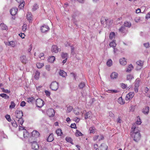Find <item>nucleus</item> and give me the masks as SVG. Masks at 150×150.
Returning a JSON list of instances; mask_svg holds the SVG:
<instances>
[{
  "instance_id": "f257e3e1",
  "label": "nucleus",
  "mask_w": 150,
  "mask_h": 150,
  "mask_svg": "<svg viewBox=\"0 0 150 150\" xmlns=\"http://www.w3.org/2000/svg\"><path fill=\"white\" fill-rule=\"evenodd\" d=\"M141 83V81L139 78H137L134 82V91L136 93H137L138 91V88Z\"/></svg>"
},
{
  "instance_id": "37998d69",
  "label": "nucleus",
  "mask_w": 150,
  "mask_h": 150,
  "mask_svg": "<svg viewBox=\"0 0 150 150\" xmlns=\"http://www.w3.org/2000/svg\"><path fill=\"white\" fill-rule=\"evenodd\" d=\"M118 102L121 105L124 104L125 103V101L123 100L122 97H120L118 100Z\"/></svg>"
},
{
  "instance_id": "6e6d98bb",
  "label": "nucleus",
  "mask_w": 150,
  "mask_h": 150,
  "mask_svg": "<svg viewBox=\"0 0 150 150\" xmlns=\"http://www.w3.org/2000/svg\"><path fill=\"white\" fill-rule=\"evenodd\" d=\"M11 124L12 126L15 127H17L18 126V125L17 124L15 120H14L11 122Z\"/></svg>"
},
{
  "instance_id": "72a5a7b5",
  "label": "nucleus",
  "mask_w": 150,
  "mask_h": 150,
  "mask_svg": "<svg viewBox=\"0 0 150 150\" xmlns=\"http://www.w3.org/2000/svg\"><path fill=\"white\" fill-rule=\"evenodd\" d=\"M56 133L58 136H61L62 134V132L60 129H57L56 131Z\"/></svg>"
},
{
  "instance_id": "4468645a",
  "label": "nucleus",
  "mask_w": 150,
  "mask_h": 150,
  "mask_svg": "<svg viewBox=\"0 0 150 150\" xmlns=\"http://www.w3.org/2000/svg\"><path fill=\"white\" fill-rule=\"evenodd\" d=\"M80 12L79 11H76L74 13V14L72 16V18H73L72 19L71 21L76 25V23L74 18L76 16H78Z\"/></svg>"
},
{
  "instance_id": "f3484780",
  "label": "nucleus",
  "mask_w": 150,
  "mask_h": 150,
  "mask_svg": "<svg viewBox=\"0 0 150 150\" xmlns=\"http://www.w3.org/2000/svg\"><path fill=\"white\" fill-rule=\"evenodd\" d=\"M18 11L17 8L13 7L10 10V13L12 16L15 15L17 13Z\"/></svg>"
},
{
  "instance_id": "c03bdc74",
  "label": "nucleus",
  "mask_w": 150,
  "mask_h": 150,
  "mask_svg": "<svg viewBox=\"0 0 150 150\" xmlns=\"http://www.w3.org/2000/svg\"><path fill=\"white\" fill-rule=\"evenodd\" d=\"M68 54L67 53H62L61 54V57L63 59L67 58Z\"/></svg>"
},
{
  "instance_id": "5fc2aeb1",
  "label": "nucleus",
  "mask_w": 150,
  "mask_h": 150,
  "mask_svg": "<svg viewBox=\"0 0 150 150\" xmlns=\"http://www.w3.org/2000/svg\"><path fill=\"white\" fill-rule=\"evenodd\" d=\"M89 130L90 133H94L95 132V128L93 127H91L90 128Z\"/></svg>"
},
{
  "instance_id": "13d9d810",
  "label": "nucleus",
  "mask_w": 150,
  "mask_h": 150,
  "mask_svg": "<svg viewBox=\"0 0 150 150\" xmlns=\"http://www.w3.org/2000/svg\"><path fill=\"white\" fill-rule=\"evenodd\" d=\"M73 109V108L71 106H69L67 108V112L68 113L70 112Z\"/></svg>"
},
{
  "instance_id": "412c9836",
  "label": "nucleus",
  "mask_w": 150,
  "mask_h": 150,
  "mask_svg": "<svg viewBox=\"0 0 150 150\" xmlns=\"http://www.w3.org/2000/svg\"><path fill=\"white\" fill-rule=\"evenodd\" d=\"M118 76V73L115 72H112L110 75V77L112 79H116L117 78Z\"/></svg>"
},
{
  "instance_id": "f8f14e48",
  "label": "nucleus",
  "mask_w": 150,
  "mask_h": 150,
  "mask_svg": "<svg viewBox=\"0 0 150 150\" xmlns=\"http://www.w3.org/2000/svg\"><path fill=\"white\" fill-rule=\"evenodd\" d=\"M50 29L49 27L47 25H44L41 27V30L43 33L48 31Z\"/></svg>"
},
{
  "instance_id": "a211bd4d",
  "label": "nucleus",
  "mask_w": 150,
  "mask_h": 150,
  "mask_svg": "<svg viewBox=\"0 0 150 150\" xmlns=\"http://www.w3.org/2000/svg\"><path fill=\"white\" fill-rule=\"evenodd\" d=\"M149 107L148 106L145 107L142 110V112L145 115H148L149 112Z\"/></svg>"
},
{
  "instance_id": "603ef678",
  "label": "nucleus",
  "mask_w": 150,
  "mask_h": 150,
  "mask_svg": "<svg viewBox=\"0 0 150 150\" xmlns=\"http://www.w3.org/2000/svg\"><path fill=\"white\" fill-rule=\"evenodd\" d=\"M18 123L21 125H22V124L24 122V120H23L22 118H18Z\"/></svg>"
},
{
  "instance_id": "7c9ffc66",
  "label": "nucleus",
  "mask_w": 150,
  "mask_h": 150,
  "mask_svg": "<svg viewBox=\"0 0 150 150\" xmlns=\"http://www.w3.org/2000/svg\"><path fill=\"white\" fill-rule=\"evenodd\" d=\"M40 73L38 71H36L35 73L34 78L36 79H38L39 78Z\"/></svg>"
},
{
  "instance_id": "423d86ee",
  "label": "nucleus",
  "mask_w": 150,
  "mask_h": 150,
  "mask_svg": "<svg viewBox=\"0 0 150 150\" xmlns=\"http://www.w3.org/2000/svg\"><path fill=\"white\" fill-rule=\"evenodd\" d=\"M134 92H131L127 94L125 99L127 101H128L131 99L134 96Z\"/></svg>"
},
{
  "instance_id": "8fccbe9b",
  "label": "nucleus",
  "mask_w": 150,
  "mask_h": 150,
  "mask_svg": "<svg viewBox=\"0 0 150 150\" xmlns=\"http://www.w3.org/2000/svg\"><path fill=\"white\" fill-rule=\"evenodd\" d=\"M15 103L13 101H11V105H10L9 108L10 109L14 108L15 106Z\"/></svg>"
},
{
  "instance_id": "a18cd8bd",
  "label": "nucleus",
  "mask_w": 150,
  "mask_h": 150,
  "mask_svg": "<svg viewBox=\"0 0 150 150\" xmlns=\"http://www.w3.org/2000/svg\"><path fill=\"white\" fill-rule=\"evenodd\" d=\"M116 45L115 41H113L111 42H110V46L111 47H112L113 48H114L115 47Z\"/></svg>"
},
{
  "instance_id": "4d7b16f0",
  "label": "nucleus",
  "mask_w": 150,
  "mask_h": 150,
  "mask_svg": "<svg viewBox=\"0 0 150 150\" xmlns=\"http://www.w3.org/2000/svg\"><path fill=\"white\" fill-rule=\"evenodd\" d=\"M83 134L80 131L78 130H76V136H82Z\"/></svg>"
},
{
  "instance_id": "9b49d317",
  "label": "nucleus",
  "mask_w": 150,
  "mask_h": 150,
  "mask_svg": "<svg viewBox=\"0 0 150 150\" xmlns=\"http://www.w3.org/2000/svg\"><path fill=\"white\" fill-rule=\"evenodd\" d=\"M47 114L50 117H53L55 114L54 111L52 109H48L47 111Z\"/></svg>"
},
{
  "instance_id": "338daca9",
  "label": "nucleus",
  "mask_w": 150,
  "mask_h": 150,
  "mask_svg": "<svg viewBox=\"0 0 150 150\" xmlns=\"http://www.w3.org/2000/svg\"><path fill=\"white\" fill-rule=\"evenodd\" d=\"M45 92L46 96H50V93L49 91L45 90Z\"/></svg>"
},
{
  "instance_id": "b1692460",
  "label": "nucleus",
  "mask_w": 150,
  "mask_h": 150,
  "mask_svg": "<svg viewBox=\"0 0 150 150\" xmlns=\"http://www.w3.org/2000/svg\"><path fill=\"white\" fill-rule=\"evenodd\" d=\"M133 66L130 64L129 65L128 68L127 69L126 71L127 72H130L133 69Z\"/></svg>"
},
{
  "instance_id": "9d476101",
  "label": "nucleus",
  "mask_w": 150,
  "mask_h": 150,
  "mask_svg": "<svg viewBox=\"0 0 150 150\" xmlns=\"http://www.w3.org/2000/svg\"><path fill=\"white\" fill-rule=\"evenodd\" d=\"M31 139H33V138H36L38 137H39L40 135L39 133L36 130L33 131L31 133Z\"/></svg>"
},
{
  "instance_id": "cd10ccee",
  "label": "nucleus",
  "mask_w": 150,
  "mask_h": 150,
  "mask_svg": "<svg viewBox=\"0 0 150 150\" xmlns=\"http://www.w3.org/2000/svg\"><path fill=\"white\" fill-rule=\"evenodd\" d=\"M59 74L61 76L64 77H65L67 75V73L62 70H60Z\"/></svg>"
},
{
  "instance_id": "aec40b11",
  "label": "nucleus",
  "mask_w": 150,
  "mask_h": 150,
  "mask_svg": "<svg viewBox=\"0 0 150 150\" xmlns=\"http://www.w3.org/2000/svg\"><path fill=\"white\" fill-rule=\"evenodd\" d=\"M108 146L104 144H102L99 147V150H107Z\"/></svg>"
},
{
  "instance_id": "473e14b6",
  "label": "nucleus",
  "mask_w": 150,
  "mask_h": 150,
  "mask_svg": "<svg viewBox=\"0 0 150 150\" xmlns=\"http://www.w3.org/2000/svg\"><path fill=\"white\" fill-rule=\"evenodd\" d=\"M65 139L67 142L70 143L72 144H74L72 142V140L71 137H67Z\"/></svg>"
},
{
  "instance_id": "58836bf2",
  "label": "nucleus",
  "mask_w": 150,
  "mask_h": 150,
  "mask_svg": "<svg viewBox=\"0 0 150 150\" xmlns=\"http://www.w3.org/2000/svg\"><path fill=\"white\" fill-rule=\"evenodd\" d=\"M1 29L2 30H6L8 29L7 27L4 24H1L0 25Z\"/></svg>"
},
{
  "instance_id": "0eeeda50",
  "label": "nucleus",
  "mask_w": 150,
  "mask_h": 150,
  "mask_svg": "<svg viewBox=\"0 0 150 150\" xmlns=\"http://www.w3.org/2000/svg\"><path fill=\"white\" fill-rule=\"evenodd\" d=\"M15 115L17 118H22V117L23 116V113L21 111L17 110L15 112Z\"/></svg>"
},
{
  "instance_id": "4be33fe9",
  "label": "nucleus",
  "mask_w": 150,
  "mask_h": 150,
  "mask_svg": "<svg viewBox=\"0 0 150 150\" xmlns=\"http://www.w3.org/2000/svg\"><path fill=\"white\" fill-rule=\"evenodd\" d=\"M119 62L120 64L123 65H126L127 63L125 58L124 57L120 59L119 60Z\"/></svg>"
},
{
  "instance_id": "3c124183",
  "label": "nucleus",
  "mask_w": 150,
  "mask_h": 150,
  "mask_svg": "<svg viewBox=\"0 0 150 150\" xmlns=\"http://www.w3.org/2000/svg\"><path fill=\"white\" fill-rule=\"evenodd\" d=\"M27 28V25L25 23L23 24V27L22 30L23 31L25 32L26 30V29Z\"/></svg>"
},
{
  "instance_id": "dca6fc26",
  "label": "nucleus",
  "mask_w": 150,
  "mask_h": 150,
  "mask_svg": "<svg viewBox=\"0 0 150 150\" xmlns=\"http://www.w3.org/2000/svg\"><path fill=\"white\" fill-rule=\"evenodd\" d=\"M16 1L20 4L18 6V7L20 9H21L23 7L25 2L24 1V0H16Z\"/></svg>"
},
{
  "instance_id": "2eb2a0df",
  "label": "nucleus",
  "mask_w": 150,
  "mask_h": 150,
  "mask_svg": "<svg viewBox=\"0 0 150 150\" xmlns=\"http://www.w3.org/2000/svg\"><path fill=\"white\" fill-rule=\"evenodd\" d=\"M51 51L52 52L57 53L59 51V48H58L57 45H53L52 47Z\"/></svg>"
},
{
  "instance_id": "c85d7f7f",
  "label": "nucleus",
  "mask_w": 150,
  "mask_h": 150,
  "mask_svg": "<svg viewBox=\"0 0 150 150\" xmlns=\"http://www.w3.org/2000/svg\"><path fill=\"white\" fill-rule=\"evenodd\" d=\"M74 113L76 115H79L81 113V111L78 108H75L74 110Z\"/></svg>"
},
{
  "instance_id": "79ce46f5",
  "label": "nucleus",
  "mask_w": 150,
  "mask_h": 150,
  "mask_svg": "<svg viewBox=\"0 0 150 150\" xmlns=\"http://www.w3.org/2000/svg\"><path fill=\"white\" fill-rule=\"evenodd\" d=\"M142 123L141 120L140 119V117L138 116L137 117V120L136 122V123L137 124L140 125Z\"/></svg>"
},
{
  "instance_id": "c9c22d12",
  "label": "nucleus",
  "mask_w": 150,
  "mask_h": 150,
  "mask_svg": "<svg viewBox=\"0 0 150 150\" xmlns=\"http://www.w3.org/2000/svg\"><path fill=\"white\" fill-rule=\"evenodd\" d=\"M23 136L24 138H26V137H28L29 136V134L28 133V132L25 129L23 132Z\"/></svg>"
},
{
  "instance_id": "7ed1b4c3",
  "label": "nucleus",
  "mask_w": 150,
  "mask_h": 150,
  "mask_svg": "<svg viewBox=\"0 0 150 150\" xmlns=\"http://www.w3.org/2000/svg\"><path fill=\"white\" fill-rule=\"evenodd\" d=\"M36 104L37 107L40 108L44 105V102L42 99H37L36 100Z\"/></svg>"
},
{
  "instance_id": "39448f33",
  "label": "nucleus",
  "mask_w": 150,
  "mask_h": 150,
  "mask_svg": "<svg viewBox=\"0 0 150 150\" xmlns=\"http://www.w3.org/2000/svg\"><path fill=\"white\" fill-rule=\"evenodd\" d=\"M131 131L132 132V134H136L137 133H139V128L136 126L135 124L133 125L131 129Z\"/></svg>"
},
{
  "instance_id": "0e129e2a",
  "label": "nucleus",
  "mask_w": 150,
  "mask_h": 150,
  "mask_svg": "<svg viewBox=\"0 0 150 150\" xmlns=\"http://www.w3.org/2000/svg\"><path fill=\"white\" fill-rule=\"evenodd\" d=\"M85 86L84 82H81L79 85V87L80 88H83Z\"/></svg>"
},
{
  "instance_id": "f03ea898",
  "label": "nucleus",
  "mask_w": 150,
  "mask_h": 150,
  "mask_svg": "<svg viewBox=\"0 0 150 150\" xmlns=\"http://www.w3.org/2000/svg\"><path fill=\"white\" fill-rule=\"evenodd\" d=\"M58 87V83L56 81L52 82L50 86V88L53 91H56Z\"/></svg>"
},
{
  "instance_id": "6ab92c4d",
  "label": "nucleus",
  "mask_w": 150,
  "mask_h": 150,
  "mask_svg": "<svg viewBox=\"0 0 150 150\" xmlns=\"http://www.w3.org/2000/svg\"><path fill=\"white\" fill-rule=\"evenodd\" d=\"M27 19L29 23L31 22L32 20V17L31 13L28 12L27 14Z\"/></svg>"
},
{
  "instance_id": "393cba45",
  "label": "nucleus",
  "mask_w": 150,
  "mask_h": 150,
  "mask_svg": "<svg viewBox=\"0 0 150 150\" xmlns=\"http://www.w3.org/2000/svg\"><path fill=\"white\" fill-rule=\"evenodd\" d=\"M55 59V58L54 57L52 56L49 57L48 59V61L49 62L52 63L54 62Z\"/></svg>"
},
{
  "instance_id": "052dcab7",
  "label": "nucleus",
  "mask_w": 150,
  "mask_h": 150,
  "mask_svg": "<svg viewBox=\"0 0 150 150\" xmlns=\"http://www.w3.org/2000/svg\"><path fill=\"white\" fill-rule=\"evenodd\" d=\"M144 46L146 48H149L150 47V45L149 42H147L143 44Z\"/></svg>"
},
{
  "instance_id": "f704fd0d",
  "label": "nucleus",
  "mask_w": 150,
  "mask_h": 150,
  "mask_svg": "<svg viewBox=\"0 0 150 150\" xmlns=\"http://www.w3.org/2000/svg\"><path fill=\"white\" fill-rule=\"evenodd\" d=\"M133 79L134 77L131 74H128L127 76V79L128 80L131 81Z\"/></svg>"
},
{
  "instance_id": "5701e85b",
  "label": "nucleus",
  "mask_w": 150,
  "mask_h": 150,
  "mask_svg": "<svg viewBox=\"0 0 150 150\" xmlns=\"http://www.w3.org/2000/svg\"><path fill=\"white\" fill-rule=\"evenodd\" d=\"M101 22L102 24L105 22V23L108 24V25H109V24L108 23H110V21L104 18H102L101 19Z\"/></svg>"
},
{
  "instance_id": "6e6552de",
  "label": "nucleus",
  "mask_w": 150,
  "mask_h": 150,
  "mask_svg": "<svg viewBox=\"0 0 150 150\" xmlns=\"http://www.w3.org/2000/svg\"><path fill=\"white\" fill-rule=\"evenodd\" d=\"M132 135L134 137V140L136 142H138L140 139L141 137V135L139 133H137L136 134H132Z\"/></svg>"
},
{
  "instance_id": "69168bd1",
  "label": "nucleus",
  "mask_w": 150,
  "mask_h": 150,
  "mask_svg": "<svg viewBox=\"0 0 150 150\" xmlns=\"http://www.w3.org/2000/svg\"><path fill=\"white\" fill-rule=\"evenodd\" d=\"M121 86L122 88H127V84H125L124 83H121Z\"/></svg>"
},
{
  "instance_id": "20e7f679",
  "label": "nucleus",
  "mask_w": 150,
  "mask_h": 150,
  "mask_svg": "<svg viewBox=\"0 0 150 150\" xmlns=\"http://www.w3.org/2000/svg\"><path fill=\"white\" fill-rule=\"evenodd\" d=\"M32 148L34 150H38L39 148V145L38 143L35 141L31 142Z\"/></svg>"
},
{
  "instance_id": "c756f323",
  "label": "nucleus",
  "mask_w": 150,
  "mask_h": 150,
  "mask_svg": "<svg viewBox=\"0 0 150 150\" xmlns=\"http://www.w3.org/2000/svg\"><path fill=\"white\" fill-rule=\"evenodd\" d=\"M103 137L102 135H100V136L96 135L94 137L93 139L94 140H96L97 139H99V140H102L103 139Z\"/></svg>"
},
{
  "instance_id": "bf43d9fd",
  "label": "nucleus",
  "mask_w": 150,
  "mask_h": 150,
  "mask_svg": "<svg viewBox=\"0 0 150 150\" xmlns=\"http://www.w3.org/2000/svg\"><path fill=\"white\" fill-rule=\"evenodd\" d=\"M1 89L2 90V91L4 93H9L10 92L9 90L7 89H5L4 88H2Z\"/></svg>"
},
{
  "instance_id": "09e8293b",
  "label": "nucleus",
  "mask_w": 150,
  "mask_h": 150,
  "mask_svg": "<svg viewBox=\"0 0 150 150\" xmlns=\"http://www.w3.org/2000/svg\"><path fill=\"white\" fill-rule=\"evenodd\" d=\"M115 36V33L114 32H111L110 34L109 38L110 39L112 40L114 38Z\"/></svg>"
},
{
  "instance_id": "4c0bfd02",
  "label": "nucleus",
  "mask_w": 150,
  "mask_h": 150,
  "mask_svg": "<svg viewBox=\"0 0 150 150\" xmlns=\"http://www.w3.org/2000/svg\"><path fill=\"white\" fill-rule=\"evenodd\" d=\"M131 25V23L128 22L126 21L125 22L124 24V25L125 26V27H130Z\"/></svg>"
},
{
  "instance_id": "774afa93",
  "label": "nucleus",
  "mask_w": 150,
  "mask_h": 150,
  "mask_svg": "<svg viewBox=\"0 0 150 150\" xmlns=\"http://www.w3.org/2000/svg\"><path fill=\"white\" fill-rule=\"evenodd\" d=\"M145 18L148 20V19L150 18V12H149L146 16Z\"/></svg>"
},
{
  "instance_id": "e2e57ef3",
  "label": "nucleus",
  "mask_w": 150,
  "mask_h": 150,
  "mask_svg": "<svg viewBox=\"0 0 150 150\" xmlns=\"http://www.w3.org/2000/svg\"><path fill=\"white\" fill-rule=\"evenodd\" d=\"M5 117L6 120L8 122H11V119L10 117V116L9 115H7L5 116Z\"/></svg>"
},
{
  "instance_id": "680f3d73",
  "label": "nucleus",
  "mask_w": 150,
  "mask_h": 150,
  "mask_svg": "<svg viewBox=\"0 0 150 150\" xmlns=\"http://www.w3.org/2000/svg\"><path fill=\"white\" fill-rule=\"evenodd\" d=\"M35 99L33 97H31L28 98V103H32L33 100H34Z\"/></svg>"
},
{
  "instance_id": "ea45409f",
  "label": "nucleus",
  "mask_w": 150,
  "mask_h": 150,
  "mask_svg": "<svg viewBox=\"0 0 150 150\" xmlns=\"http://www.w3.org/2000/svg\"><path fill=\"white\" fill-rule=\"evenodd\" d=\"M38 8V5L36 4H35L33 6L32 11H36Z\"/></svg>"
},
{
  "instance_id": "a878e982",
  "label": "nucleus",
  "mask_w": 150,
  "mask_h": 150,
  "mask_svg": "<svg viewBox=\"0 0 150 150\" xmlns=\"http://www.w3.org/2000/svg\"><path fill=\"white\" fill-rule=\"evenodd\" d=\"M54 138L53 134H50L47 139V141L49 142H51L53 140Z\"/></svg>"
},
{
  "instance_id": "ddd939ff",
  "label": "nucleus",
  "mask_w": 150,
  "mask_h": 150,
  "mask_svg": "<svg viewBox=\"0 0 150 150\" xmlns=\"http://www.w3.org/2000/svg\"><path fill=\"white\" fill-rule=\"evenodd\" d=\"M136 64L137 65V70L141 69L143 65V62L141 60H139L136 62Z\"/></svg>"
},
{
  "instance_id": "bb28decb",
  "label": "nucleus",
  "mask_w": 150,
  "mask_h": 150,
  "mask_svg": "<svg viewBox=\"0 0 150 150\" xmlns=\"http://www.w3.org/2000/svg\"><path fill=\"white\" fill-rule=\"evenodd\" d=\"M16 42L13 41L9 42L8 44V46L13 47H15L16 46Z\"/></svg>"
},
{
  "instance_id": "1a4fd4ad",
  "label": "nucleus",
  "mask_w": 150,
  "mask_h": 150,
  "mask_svg": "<svg viewBox=\"0 0 150 150\" xmlns=\"http://www.w3.org/2000/svg\"><path fill=\"white\" fill-rule=\"evenodd\" d=\"M119 32L125 35L127 33V30L125 27V26L122 25L119 29Z\"/></svg>"
},
{
  "instance_id": "a19ab883",
  "label": "nucleus",
  "mask_w": 150,
  "mask_h": 150,
  "mask_svg": "<svg viewBox=\"0 0 150 150\" xmlns=\"http://www.w3.org/2000/svg\"><path fill=\"white\" fill-rule=\"evenodd\" d=\"M0 96L6 99H8L9 98V96L5 93L0 94Z\"/></svg>"
},
{
  "instance_id": "e433bc0d",
  "label": "nucleus",
  "mask_w": 150,
  "mask_h": 150,
  "mask_svg": "<svg viewBox=\"0 0 150 150\" xmlns=\"http://www.w3.org/2000/svg\"><path fill=\"white\" fill-rule=\"evenodd\" d=\"M91 114V112H86L85 114V118L86 119L89 117Z\"/></svg>"
},
{
  "instance_id": "2f4dec72",
  "label": "nucleus",
  "mask_w": 150,
  "mask_h": 150,
  "mask_svg": "<svg viewBox=\"0 0 150 150\" xmlns=\"http://www.w3.org/2000/svg\"><path fill=\"white\" fill-rule=\"evenodd\" d=\"M21 60L23 63H25L26 62V57L25 56L23 55L20 57Z\"/></svg>"
},
{
  "instance_id": "49530a36",
  "label": "nucleus",
  "mask_w": 150,
  "mask_h": 150,
  "mask_svg": "<svg viewBox=\"0 0 150 150\" xmlns=\"http://www.w3.org/2000/svg\"><path fill=\"white\" fill-rule=\"evenodd\" d=\"M44 66V64L43 63H38L36 64V66L38 68H41Z\"/></svg>"
},
{
  "instance_id": "de8ad7c7",
  "label": "nucleus",
  "mask_w": 150,
  "mask_h": 150,
  "mask_svg": "<svg viewBox=\"0 0 150 150\" xmlns=\"http://www.w3.org/2000/svg\"><path fill=\"white\" fill-rule=\"evenodd\" d=\"M106 64L108 66H111L112 64V60L111 59H109L107 62Z\"/></svg>"
},
{
  "instance_id": "864d4df0",
  "label": "nucleus",
  "mask_w": 150,
  "mask_h": 150,
  "mask_svg": "<svg viewBox=\"0 0 150 150\" xmlns=\"http://www.w3.org/2000/svg\"><path fill=\"white\" fill-rule=\"evenodd\" d=\"M118 92H119V91L116 90H108L107 91V92L108 93H117Z\"/></svg>"
}]
</instances>
